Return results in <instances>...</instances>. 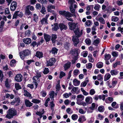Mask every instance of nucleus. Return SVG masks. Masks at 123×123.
Listing matches in <instances>:
<instances>
[{
    "label": "nucleus",
    "mask_w": 123,
    "mask_h": 123,
    "mask_svg": "<svg viewBox=\"0 0 123 123\" xmlns=\"http://www.w3.org/2000/svg\"><path fill=\"white\" fill-rule=\"evenodd\" d=\"M100 41V39L99 38H97L94 40L93 42V44L96 46H98V45Z\"/></svg>",
    "instance_id": "nucleus-23"
},
{
    "label": "nucleus",
    "mask_w": 123,
    "mask_h": 123,
    "mask_svg": "<svg viewBox=\"0 0 123 123\" xmlns=\"http://www.w3.org/2000/svg\"><path fill=\"white\" fill-rule=\"evenodd\" d=\"M23 14L22 13L20 12L19 11H16L13 14L12 19L16 18H17L18 16L20 17L22 16Z\"/></svg>",
    "instance_id": "nucleus-8"
},
{
    "label": "nucleus",
    "mask_w": 123,
    "mask_h": 123,
    "mask_svg": "<svg viewBox=\"0 0 123 123\" xmlns=\"http://www.w3.org/2000/svg\"><path fill=\"white\" fill-rule=\"evenodd\" d=\"M118 72L116 70H113L110 71V73L112 75H117Z\"/></svg>",
    "instance_id": "nucleus-26"
},
{
    "label": "nucleus",
    "mask_w": 123,
    "mask_h": 123,
    "mask_svg": "<svg viewBox=\"0 0 123 123\" xmlns=\"http://www.w3.org/2000/svg\"><path fill=\"white\" fill-rule=\"evenodd\" d=\"M17 6V3L15 1L12 2L11 4L10 9L12 11H14L16 9Z\"/></svg>",
    "instance_id": "nucleus-9"
},
{
    "label": "nucleus",
    "mask_w": 123,
    "mask_h": 123,
    "mask_svg": "<svg viewBox=\"0 0 123 123\" xmlns=\"http://www.w3.org/2000/svg\"><path fill=\"white\" fill-rule=\"evenodd\" d=\"M24 95L25 96L31 98V94L26 90H24Z\"/></svg>",
    "instance_id": "nucleus-30"
},
{
    "label": "nucleus",
    "mask_w": 123,
    "mask_h": 123,
    "mask_svg": "<svg viewBox=\"0 0 123 123\" xmlns=\"http://www.w3.org/2000/svg\"><path fill=\"white\" fill-rule=\"evenodd\" d=\"M116 102H113L111 104L112 106L114 108L117 109L118 107V105H116Z\"/></svg>",
    "instance_id": "nucleus-50"
},
{
    "label": "nucleus",
    "mask_w": 123,
    "mask_h": 123,
    "mask_svg": "<svg viewBox=\"0 0 123 123\" xmlns=\"http://www.w3.org/2000/svg\"><path fill=\"white\" fill-rule=\"evenodd\" d=\"M36 56L40 59L43 57V54L41 52H37L36 53Z\"/></svg>",
    "instance_id": "nucleus-24"
},
{
    "label": "nucleus",
    "mask_w": 123,
    "mask_h": 123,
    "mask_svg": "<svg viewBox=\"0 0 123 123\" xmlns=\"http://www.w3.org/2000/svg\"><path fill=\"white\" fill-rule=\"evenodd\" d=\"M92 66V64L91 63H88L86 64V67L87 69L91 68Z\"/></svg>",
    "instance_id": "nucleus-47"
},
{
    "label": "nucleus",
    "mask_w": 123,
    "mask_h": 123,
    "mask_svg": "<svg viewBox=\"0 0 123 123\" xmlns=\"http://www.w3.org/2000/svg\"><path fill=\"white\" fill-rule=\"evenodd\" d=\"M41 23L42 24H47V19L45 18H44L41 21Z\"/></svg>",
    "instance_id": "nucleus-36"
},
{
    "label": "nucleus",
    "mask_w": 123,
    "mask_h": 123,
    "mask_svg": "<svg viewBox=\"0 0 123 123\" xmlns=\"http://www.w3.org/2000/svg\"><path fill=\"white\" fill-rule=\"evenodd\" d=\"M25 105L27 107H30L33 104L30 102L28 100L26 99L25 100Z\"/></svg>",
    "instance_id": "nucleus-16"
},
{
    "label": "nucleus",
    "mask_w": 123,
    "mask_h": 123,
    "mask_svg": "<svg viewBox=\"0 0 123 123\" xmlns=\"http://www.w3.org/2000/svg\"><path fill=\"white\" fill-rule=\"evenodd\" d=\"M25 15L27 16H28L30 15V14H31V12L27 8L25 11Z\"/></svg>",
    "instance_id": "nucleus-51"
},
{
    "label": "nucleus",
    "mask_w": 123,
    "mask_h": 123,
    "mask_svg": "<svg viewBox=\"0 0 123 123\" xmlns=\"http://www.w3.org/2000/svg\"><path fill=\"white\" fill-rule=\"evenodd\" d=\"M118 80L117 79L115 78H113L112 80L111 85L108 81L107 82V83L108 86L110 88H114L117 84Z\"/></svg>",
    "instance_id": "nucleus-4"
},
{
    "label": "nucleus",
    "mask_w": 123,
    "mask_h": 123,
    "mask_svg": "<svg viewBox=\"0 0 123 123\" xmlns=\"http://www.w3.org/2000/svg\"><path fill=\"white\" fill-rule=\"evenodd\" d=\"M85 42L87 45H90L91 43V40L89 38L86 39L85 40Z\"/></svg>",
    "instance_id": "nucleus-48"
},
{
    "label": "nucleus",
    "mask_w": 123,
    "mask_h": 123,
    "mask_svg": "<svg viewBox=\"0 0 123 123\" xmlns=\"http://www.w3.org/2000/svg\"><path fill=\"white\" fill-rule=\"evenodd\" d=\"M23 41L24 43L27 44L30 43L31 41V39L30 38H24L23 39Z\"/></svg>",
    "instance_id": "nucleus-17"
},
{
    "label": "nucleus",
    "mask_w": 123,
    "mask_h": 123,
    "mask_svg": "<svg viewBox=\"0 0 123 123\" xmlns=\"http://www.w3.org/2000/svg\"><path fill=\"white\" fill-rule=\"evenodd\" d=\"M112 55L114 57H117L118 56V54L117 52H113L112 53Z\"/></svg>",
    "instance_id": "nucleus-63"
},
{
    "label": "nucleus",
    "mask_w": 123,
    "mask_h": 123,
    "mask_svg": "<svg viewBox=\"0 0 123 123\" xmlns=\"http://www.w3.org/2000/svg\"><path fill=\"white\" fill-rule=\"evenodd\" d=\"M40 101L36 99H32V102L34 103L37 104L40 102Z\"/></svg>",
    "instance_id": "nucleus-53"
},
{
    "label": "nucleus",
    "mask_w": 123,
    "mask_h": 123,
    "mask_svg": "<svg viewBox=\"0 0 123 123\" xmlns=\"http://www.w3.org/2000/svg\"><path fill=\"white\" fill-rule=\"evenodd\" d=\"M57 38L56 35L55 34H52V36L51 40L53 42H54L56 39Z\"/></svg>",
    "instance_id": "nucleus-46"
},
{
    "label": "nucleus",
    "mask_w": 123,
    "mask_h": 123,
    "mask_svg": "<svg viewBox=\"0 0 123 123\" xmlns=\"http://www.w3.org/2000/svg\"><path fill=\"white\" fill-rule=\"evenodd\" d=\"M91 22L90 20H87L85 23V25L87 26H90L91 24Z\"/></svg>",
    "instance_id": "nucleus-52"
},
{
    "label": "nucleus",
    "mask_w": 123,
    "mask_h": 123,
    "mask_svg": "<svg viewBox=\"0 0 123 123\" xmlns=\"http://www.w3.org/2000/svg\"><path fill=\"white\" fill-rule=\"evenodd\" d=\"M10 13V12L8 8H6L5 10L4 14L6 15L7 14H9Z\"/></svg>",
    "instance_id": "nucleus-64"
},
{
    "label": "nucleus",
    "mask_w": 123,
    "mask_h": 123,
    "mask_svg": "<svg viewBox=\"0 0 123 123\" xmlns=\"http://www.w3.org/2000/svg\"><path fill=\"white\" fill-rule=\"evenodd\" d=\"M96 66L98 68H101L103 67V63L101 62H99L97 64Z\"/></svg>",
    "instance_id": "nucleus-27"
},
{
    "label": "nucleus",
    "mask_w": 123,
    "mask_h": 123,
    "mask_svg": "<svg viewBox=\"0 0 123 123\" xmlns=\"http://www.w3.org/2000/svg\"><path fill=\"white\" fill-rule=\"evenodd\" d=\"M49 72V69L48 68H45L43 72V73L44 74H46Z\"/></svg>",
    "instance_id": "nucleus-59"
},
{
    "label": "nucleus",
    "mask_w": 123,
    "mask_h": 123,
    "mask_svg": "<svg viewBox=\"0 0 123 123\" xmlns=\"http://www.w3.org/2000/svg\"><path fill=\"white\" fill-rule=\"evenodd\" d=\"M66 75L65 73L63 71H61L60 72L59 76V78L61 79L63 76Z\"/></svg>",
    "instance_id": "nucleus-57"
},
{
    "label": "nucleus",
    "mask_w": 123,
    "mask_h": 123,
    "mask_svg": "<svg viewBox=\"0 0 123 123\" xmlns=\"http://www.w3.org/2000/svg\"><path fill=\"white\" fill-rule=\"evenodd\" d=\"M81 91L83 92V94L84 95L86 96L88 95V93L85 90H84L83 88H81Z\"/></svg>",
    "instance_id": "nucleus-55"
},
{
    "label": "nucleus",
    "mask_w": 123,
    "mask_h": 123,
    "mask_svg": "<svg viewBox=\"0 0 123 123\" xmlns=\"http://www.w3.org/2000/svg\"><path fill=\"white\" fill-rule=\"evenodd\" d=\"M111 57V56L110 54H106L105 55L104 60L105 61H108L110 59Z\"/></svg>",
    "instance_id": "nucleus-35"
},
{
    "label": "nucleus",
    "mask_w": 123,
    "mask_h": 123,
    "mask_svg": "<svg viewBox=\"0 0 123 123\" xmlns=\"http://www.w3.org/2000/svg\"><path fill=\"white\" fill-rule=\"evenodd\" d=\"M72 119L74 120H75L77 119L78 118V115L76 114L72 115L71 116Z\"/></svg>",
    "instance_id": "nucleus-49"
},
{
    "label": "nucleus",
    "mask_w": 123,
    "mask_h": 123,
    "mask_svg": "<svg viewBox=\"0 0 123 123\" xmlns=\"http://www.w3.org/2000/svg\"><path fill=\"white\" fill-rule=\"evenodd\" d=\"M31 51L28 49H26L23 51L19 52L20 57L22 60H23L26 56L31 54Z\"/></svg>",
    "instance_id": "nucleus-3"
},
{
    "label": "nucleus",
    "mask_w": 123,
    "mask_h": 123,
    "mask_svg": "<svg viewBox=\"0 0 123 123\" xmlns=\"http://www.w3.org/2000/svg\"><path fill=\"white\" fill-rule=\"evenodd\" d=\"M69 8L71 12L72 13H74L75 12V9L73 8V4H72L69 7Z\"/></svg>",
    "instance_id": "nucleus-34"
},
{
    "label": "nucleus",
    "mask_w": 123,
    "mask_h": 123,
    "mask_svg": "<svg viewBox=\"0 0 123 123\" xmlns=\"http://www.w3.org/2000/svg\"><path fill=\"white\" fill-rule=\"evenodd\" d=\"M46 12L45 9V8L44 6H42V8L41 9V12L43 14H44L45 12Z\"/></svg>",
    "instance_id": "nucleus-61"
},
{
    "label": "nucleus",
    "mask_w": 123,
    "mask_h": 123,
    "mask_svg": "<svg viewBox=\"0 0 123 123\" xmlns=\"http://www.w3.org/2000/svg\"><path fill=\"white\" fill-rule=\"evenodd\" d=\"M97 79L99 81H101L103 80V77L101 74H98L97 76Z\"/></svg>",
    "instance_id": "nucleus-42"
},
{
    "label": "nucleus",
    "mask_w": 123,
    "mask_h": 123,
    "mask_svg": "<svg viewBox=\"0 0 123 123\" xmlns=\"http://www.w3.org/2000/svg\"><path fill=\"white\" fill-rule=\"evenodd\" d=\"M16 61L15 60H12L10 62V65L12 67H13L14 66V64L16 63Z\"/></svg>",
    "instance_id": "nucleus-58"
},
{
    "label": "nucleus",
    "mask_w": 123,
    "mask_h": 123,
    "mask_svg": "<svg viewBox=\"0 0 123 123\" xmlns=\"http://www.w3.org/2000/svg\"><path fill=\"white\" fill-rule=\"evenodd\" d=\"M38 17L37 16L36 14L35 13L33 14V19L34 21L36 23L38 21Z\"/></svg>",
    "instance_id": "nucleus-31"
},
{
    "label": "nucleus",
    "mask_w": 123,
    "mask_h": 123,
    "mask_svg": "<svg viewBox=\"0 0 123 123\" xmlns=\"http://www.w3.org/2000/svg\"><path fill=\"white\" fill-rule=\"evenodd\" d=\"M95 19L97 20H98L101 23L103 24H105V21L104 19L102 17L98 18L96 17L95 18Z\"/></svg>",
    "instance_id": "nucleus-14"
},
{
    "label": "nucleus",
    "mask_w": 123,
    "mask_h": 123,
    "mask_svg": "<svg viewBox=\"0 0 123 123\" xmlns=\"http://www.w3.org/2000/svg\"><path fill=\"white\" fill-rule=\"evenodd\" d=\"M76 36H73L72 39V40L74 43V46H76L79 43V40L78 37H80L77 36L76 35Z\"/></svg>",
    "instance_id": "nucleus-5"
},
{
    "label": "nucleus",
    "mask_w": 123,
    "mask_h": 123,
    "mask_svg": "<svg viewBox=\"0 0 123 123\" xmlns=\"http://www.w3.org/2000/svg\"><path fill=\"white\" fill-rule=\"evenodd\" d=\"M111 21H112L117 22L119 20L118 18L115 16H112L111 17Z\"/></svg>",
    "instance_id": "nucleus-41"
},
{
    "label": "nucleus",
    "mask_w": 123,
    "mask_h": 123,
    "mask_svg": "<svg viewBox=\"0 0 123 123\" xmlns=\"http://www.w3.org/2000/svg\"><path fill=\"white\" fill-rule=\"evenodd\" d=\"M80 52V50L78 49H75L72 50L71 51V53L75 57H77L79 53Z\"/></svg>",
    "instance_id": "nucleus-6"
},
{
    "label": "nucleus",
    "mask_w": 123,
    "mask_h": 123,
    "mask_svg": "<svg viewBox=\"0 0 123 123\" xmlns=\"http://www.w3.org/2000/svg\"><path fill=\"white\" fill-rule=\"evenodd\" d=\"M22 75L20 74H18L15 77V80L17 82L21 81L22 80Z\"/></svg>",
    "instance_id": "nucleus-12"
},
{
    "label": "nucleus",
    "mask_w": 123,
    "mask_h": 123,
    "mask_svg": "<svg viewBox=\"0 0 123 123\" xmlns=\"http://www.w3.org/2000/svg\"><path fill=\"white\" fill-rule=\"evenodd\" d=\"M85 101L87 104H90L92 102V98L91 97H87L86 98Z\"/></svg>",
    "instance_id": "nucleus-13"
},
{
    "label": "nucleus",
    "mask_w": 123,
    "mask_h": 123,
    "mask_svg": "<svg viewBox=\"0 0 123 123\" xmlns=\"http://www.w3.org/2000/svg\"><path fill=\"white\" fill-rule=\"evenodd\" d=\"M95 93V90L93 89H92L90 91V94L91 95H94Z\"/></svg>",
    "instance_id": "nucleus-60"
},
{
    "label": "nucleus",
    "mask_w": 123,
    "mask_h": 123,
    "mask_svg": "<svg viewBox=\"0 0 123 123\" xmlns=\"http://www.w3.org/2000/svg\"><path fill=\"white\" fill-rule=\"evenodd\" d=\"M59 26L61 30H66L67 28V26L66 25L62 23L60 24L59 25Z\"/></svg>",
    "instance_id": "nucleus-19"
},
{
    "label": "nucleus",
    "mask_w": 123,
    "mask_h": 123,
    "mask_svg": "<svg viewBox=\"0 0 123 123\" xmlns=\"http://www.w3.org/2000/svg\"><path fill=\"white\" fill-rule=\"evenodd\" d=\"M15 87L16 90H18L21 89V86L19 85L18 83H15Z\"/></svg>",
    "instance_id": "nucleus-45"
},
{
    "label": "nucleus",
    "mask_w": 123,
    "mask_h": 123,
    "mask_svg": "<svg viewBox=\"0 0 123 123\" xmlns=\"http://www.w3.org/2000/svg\"><path fill=\"white\" fill-rule=\"evenodd\" d=\"M98 106L96 105L95 103H93L92 104V106L90 107V108L91 110H94L95 108H97Z\"/></svg>",
    "instance_id": "nucleus-37"
},
{
    "label": "nucleus",
    "mask_w": 123,
    "mask_h": 123,
    "mask_svg": "<svg viewBox=\"0 0 123 123\" xmlns=\"http://www.w3.org/2000/svg\"><path fill=\"white\" fill-rule=\"evenodd\" d=\"M7 113L6 117L9 119L12 118L13 116H15L17 114L16 110L14 108L9 109L7 111Z\"/></svg>",
    "instance_id": "nucleus-2"
},
{
    "label": "nucleus",
    "mask_w": 123,
    "mask_h": 123,
    "mask_svg": "<svg viewBox=\"0 0 123 123\" xmlns=\"http://www.w3.org/2000/svg\"><path fill=\"white\" fill-rule=\"evenodd\" d=\"M84 98V96L82 94H79L77 95V101H79L80 99V100L81 101L83 100Z\"/></svg>",
    "instance_id": "nucleus-25"
},
{
    "label": "nucleus",
    "mask_w": 123,
    "mask_h": 123,
    "mask_svg": "<svg viewBox=\"0 0 123 123\" xmlns=\"http://www.w3.org/2000/svg\"><path fill=\"white\" fill-rule=\"evenodd\" d=\"M20 102V100L19 97L15 98L11 102V104L12 105H14L15 103H16L17 105H18Z\"/></svg>",
    "instance_id": "nucleus-11"
},
{
    "label": "nucleus",
    "mask_w": 123,
    "mask_h": 123,
    "mask_svg": "<svg viewBox=\"0 0 123 123\" xmlns=\"http://www.w3.org/2000/svg\"><path fill=\"white\" fill-rule=\"evenodd\" d=\"M108 95L106 94H103L99 96V98L100 99H102L103 100H104L105 97H107Z\"/></svg>",
    "instance_id": "nucleus-39"
},
{
    "label": "nucleus",
    "mask_w": 123,
    "mask_h": 123,
    "mask_svg": "<svg viewBox=\"0 0 123 123\" xmlns=\"http://www.w3.org/2000/svg\"><path fill=\"white\" fill-rule=\"evenodd\" d=\"M123 24V19H122L120 22L118 21L117 23V25L119 26Z\"/></svg>",
    "instance_id": "nucleus-62"
},
{
    "label": "nucleus",
    "mask_w": 123,
    "mask_h": 123,
    "mask_svg": "<svg viewBox=\"0 0 123 123\" xmlns=\"http://www.w3.org/2000/svg\"><path fill=\"white\" fill-rule=\"evenodd\" d=\"M98 110L99 112H102L104 111V106H100L98 107Z\"/></svg>",
    "instance_id": "nucleus-32"
},
{
    "label": "nucleus",
    "mask_w": 123,
    "mask_h": 123,
    "mask_svg": "<svg viewBox=\"0 0 123 123\" xmlns=\"http://www.w3.org/2000/svg\"><path fill=\"white\" fill-rule=\"evenodd\" d=\"M111 77L110 74L108 73L106 74L105 75L104 77V80L105 81H106L109 80Z\"/></svg>",
    "instance_id": "nucleus-21"
},
{
    "label": "nucleus",
    "mask_w": 123,
    "mask_h": 123,
    "mask_svg": "<svg viewBox=\"0 0 123 123\" xmlns=\"http://www.w3.org/2000/svg\"><path fill=\"white\" fill-rule=\"evenodd\" d=\"M71 63L70 62H68L67 63L65 64L64 66V69L65 70L69 68L70 66Z\"/></svg>",
    "instance_id": "nucleus-20"
},
{
    "label": "nucleus",
    "mask_w": 123,
    "mask_h": 123,
    "mask_svg": "<svg viewBox=\"0 0 123 123\" xmlns=\"http://www.w3.org/2000/svg\"><path fill=\"white\" fill-rule=\"evenodd\" d=\"M73 85L75 86L79 85L80 84V82L77 79H75L73 80Z\"/></svg>",
    "instance_id": "nucleus-28"
},
{
    "label": "nucleus",
    "mask_w": 123,
    "mask_h": 123,
    "mask_svg": "<svg viewBox=\"0 0 123 123\" xmlns=\"http://www.w3.org/2000/svg\"><path fill=\"white\" fill-rule=\"evenodd\" d=\"M55 61V59L54 58H52L50 59L49 61H47V66H51L53 65Z\"/></svg>",
    "instance_id": "nucleus-7"
},
{
    "label": "nucleus",
    "mask_w": 123,
    "mask_h": 123,
    "mask_svg": "<svg viewBox=\"0 0 123 123\" xmlns=\"http://www.w3.org/2000/svg\"><path fill=\"white\" fill-rule=\"evenodd\" d=\"M44 38L46 42H48L50 40L51 38V36H50L45 33H44Z\"/></svg>",
    "instance_id": "nucleus-18"
},
{
    "label": "nucleus",
    "mask_w": 123,
    "mask_h": 123,
    "mask_svg": "<svg viewBox=\"0 0 123 123\" xmlns=\"http://www.w3.org/2000/svg\"><path fill=\"white\" fill-rule=\"evenodd\" d=\"M68 25L69 27V29L74 31L75 35L79 37L82 35V33L80 32L79 25L77 23L72 22H69Z\"/></svg>",
    "instance_id": "nucleus-1"
},
{
    "label": "nucleus",
    "mask_w": 123,
    "mask_h": 123,
    "mask_svg": "<svg viewBox=\"0 0 123 123\" xmlns=\"http://www.w3.org/2000/svg\"><path fill=\"white\" fill-rule=\"evenodd\" d=\"M86 120L85 117L84 116H82L79 117L78 120V121L80 122H83Z\"/></svg>",
    "instance_id": "nucleus-29"
},
{
    "label": "nucleus",
    "mask_w": 123,
    "mask_h": 123,
    "mask_svg": "<svg viewBox=\"0 0 123 123\" xmlns=\"http://www.w3.org/2000/svg\"><path fill=\"white\" fill-rule=\"evenodd\" d=\"M72 15L69 12H66L65 16L66 18L68 21H73V19L70 17H72Z\"/></svg>",
    "instance_id": "nucleus-10"
},
{
    "label": "nucleus",
    "mask_w": 123,
    "mask_h": 123,
    "mask_svg": "<svg viewBox=\"0 0 123 123\" xmlns=\"http://www.w3.org/2000/svg\"><path fill=\"white\" fill-rule=\"evenodd\" d=\"M60 80H58L57 81V84L55 87V88L56 90V91H58L60 90L61 86L60 85Z\"/></svg>",
    "instance_id": "nucleus-22"
},
{
    "label": "nucleus",
    "mask_w": 123,
    "mask_h": 123,
    "mask_svg": "<svg viewBox=\"0 0 123 123\" xmlns=\"http://www.w3.org/2000/svg\"><path fill=\"white\" fill-rule=\"evenodd\" d=\"M54 94L55 92L54 91H50L49 94L50 98H53Z\"/></svg>",
    "instance_id": "nucleus-44"
},
{
    "label": "nucleus",
    "mask_w": 123,
    "mask_h": 123,
    "mask_svg": "<svg viewBox=\"0 0 123 123\" xmlns=\"http://www.w3.org/2000/svg\"><path fill=\"white\" fill-rule=\"evenodd\" d=\"M88 57L90 62H94V59L92 57V56L91 55H89Z\"/></svg>",
    "instance_id": "nucleus-54"
},
{
    "label": "nucleus",
    "mask_w": 123,
    "mask_h": 123,
    "mask_svg": "<svg viewBox=\"0 0 123 123\" xmlns=\"http://www.w3.org/2000/svg\"><path fill=\"white\" fill-rule=\"evenodd\" d=\"M58 49L55 47L53 48L51 51V52L54 54H55L57 53Z\"/></svg>",
    "instance_id": "nucleus-40"
},
{
    "label": "nucleus",
    "mask_w": 123,
    "mask_h": 123,
    "mask_svg": "<svg viewBox=\"0 0 123 123\" xmlns=\"http://www.w3.org/2000/svg\"><path fill=\"white\" fill-rule=\"evenodd\" d=\"M59 29L58 25L57 23H55L54 24V27L52 28V30L53 31H56Z\"/></svg>",
    "instance_id": "nucleus-33"
},
{
    "label": "nucleus",
    "mask_w": 123,
    "mask_h": 123,
    "mask_svg": "<svg viewBox=\"0 0 123 123\" xmlns=\"http://www.w3.org/2000/svg\"><path fill=\"white\" fill-rule=\"evenodd\" d=\"M55 6L52 5H49L47 7L48 11V12H52L53 13L54 12L51 10L53 9H54L55 8Z\"/></svg>",
    "instance_id": "nucleus-15"
},
{
    "label": "nucleus",
    "mask_w": 123,
    "mask_h": 123,
    "mask_svg": "<svg viewBox=\"0 0 123 123\" xmlns=\"http://www.w3.org/2000/svg\"><path fill=\"white\" fill-rule=\"evenodd\" d=\"M79 71L78 69L74 70V74L75 76H77L79 74Z\"/></svg>",
    "instance_id": "nucleus-56"
},
{
    "label": "nucleus",
    "mask_w": 123,
    "mask_h": 123,
    "mask_svg": "<svg viewBox=\"0 0 123 123\" xmlns=\"http://www.w3.org/2000/svg\"><path fill=\"white\" fill-rule=\"evenodd\" d=\"M100 7V5L98 4H97L95 5L94 8L95 10L97 11H99Z\"/></svg>",
    "instance_id": "nucleus-43"
},
{
    "label": "nucleus",
    "mask_w": 123,
    "mask_h": 123,
    "mask_svg": "<svg viewBox=\"0 0 123 123\" xmlns=\"http://www.w3.org/2000/svg\"><path fill=\"white\" fill-rule=\"evenodd\" d=\"M11 81H8V80L7 79H6V80L5 81V85L6 87L8 88H9L10 87V85L9 84V83Z\"/></svg>",
    "instance_id": "nucleus-38"
}]
</instances>
